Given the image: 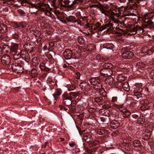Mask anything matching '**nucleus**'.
Returning a JSON list of instances; mask_svg holds the SVG:
<instances>
[{
    "mask_svg": "<svg viewBox=\"0 0 154 154\" xmlns=\"http://www.w3.org/2000/svg\"><path fill=\"white\" fill-rule=\"evenodd\" d=\"M130 48L129 46L122 48V55L123 58L130 59L133 56L132 52L130 51Z\"/></svg>",
    "mask_w": 154,
    "mask_h": 154,
    "instance_id": "nucleus-1",
    "label": "nucleus"
},
{
    "mask_svg": "<svg viewBox=\"0 0 154 154\" xmlns=\"http://www.w3.org/2000/svg\"><path fill=\"white\" fill-rule=\"evenodd\" d=\"M62 97L63 104L69 108L71 104L72 103V100L73 99L72 97L69 95L67 93H64L62 95Z\"/></svg>",
    "mask_w": 154,
    "mask_h": 154,
    "instance_id": "nucleus-2",
    "label": "nucleus"
},
{
    "mask_svg": "<svg viewBox=\"0 0 154 154\" xmlns=\"http://www.w3.org/2000/svg\"><path fill=\"white\" fill-rule=\"evenodd\" d=\"M102 66L103 67L106 68V77L110 76L112 73V69L113 66L110 63H105Z\"/></svg>",
    "mask_w": 154,
    "mask_h": 154,
    "instance_id": "nucleus-3",
    "label": "nucleus"
},
{
    "mask_svg": "<svg viewBox=\"0 0 154 154\" xmlns=\"http://www.w3.org/2000/svg\"><path fill=\"white\" fill-rule=\"evenodd\" d=\"M106 28H107L106 31V33H110L114 29L113 24L111 23H109L105 25H103L101 26L100 31H102Z\"/></svg>",
    "mask_w": 154,
    "mask_h": 154,
    "instance_id": "nucleus-4",
    "label": "nucleus"
},
{
    "mask_svg": "<svg viewBox=\"0 0 154 154\" xmlns=\"http://www.w3.org/2000/svg\"><path fill=\"white\" fill-rule=\"evenodd\" d=\"M11 24L14 27L18 29H23L26 25V23L24 22H13Z\"/></svg>",
    "mask_w": 154,
    "mask_h": 154,
    "instance_id": "nucleus-5",
    "label": "nucleus"
},
{
    "mask_svg": "<svg viewBox=\"0 0 154 154\" xmlns=\"http://www.w3.org/2000/svg\"><path fill=\"white\" fill-rule=\"evenodd\" d=\"M72 54V51L69 49H66L63 53L64 57L66 59H71Z\"/></svg>",
    "mask_w": 154,
    "mask_h": 154,
    "instance_id": "nucleus-6",
    "label": "nucleus"
},
{
    "mask_svg": "<svg viewBox=\"0 0 154 154\" xmlns=\"http://www.w3.org/2000/svg\"><path fill=\"white\" fill-rule=\"evenodd\" d=\"M11 61V58L8 55H6L2 57V62L3 64L9 65Z\"/></svg>",
    "mask_w": 154,
    "mask_h": 154,
    "instance_id": "nucleus-7",
    "label": "nucleus"
},
{
    "mask_svg": "<svg viewBox=\"0 0 154 154\" xmlns=\"http://www.w3.org/2000/svg\"><path fill=\"white\" fill-rule=\"evenodd\" d=\"M12 69L14 71L21 70L23 69L22 65L19 63H13L11 65Z\"/></svg>",
    "mask_w": 154,
    "mask_h": 154,
    "instance_id": "nucleus-8",
    "label": "nucleus"
},
{
    "mask_svg": "<svg viewBox=\"0 0 154 154\" xmlns=\"http://www.w3.org/2000/svg\"><path fill=\"white\" fill-rule=\"evenodd\" d=\"M39 6H37L36 9L39 8L43 11H46L47 9L49 8V5L47 4H46L43 3H38Z\"/></svg>",
    "mask_w": 154,
    "mask_h": 154,
    "instance_id": "nucleus-9",
    "label": "nucleus"
},
{
    "mask_svg": "<svg viewBox=\"0 0 154 154\" xmlns=\"http://www.w3.org/2000/svg\"><path fill=\"white\" fill-rule=\"evenodd\" d=\"M21 5L24 6H29V8L31 7L34 8H37V6L35 4H33L31 2H27L23 1L21 2Z\"/></svg>",
    "mask_w": 154,
    "mask_h": 154,
    "instance_id": "nucleus-10",
    "label": "nucleus"
},
{
    "mask_svg": "<svg viewBox=\"0 0 154 154\" xmlns=\"http://www.w3.org/2000/svg\"><path fill=\"white\" fill-rule=\"evenodd\" d=\"M65 19L67 20V23H75L77 22L78 23L76 17L70 15L68 17H67V18H66Z\"/></svg>",
    "mask_w": 154,
    "mask_h": 154,
    "instance_id": "nucleus-11",
    "label": "nucleus"
},
{
    "mask_svg": "<svg viewBox=\"0 0 154 154\" xmlns=\"http://www.w3.org/2000/svg\"><path fill=\"white\" fill-rule=\"evenodd\" d=\"M100 79L99 77H93L90 79V82L91 85H95L98 83L99 84Z\"/></svg>",
    "mask_w": 154,
    "mask_h": 154,
    "instance_id": "nucleus-12",
    "label": "nucleus"
},
{
    "mask_svg": "<svg viewBox=\"0 0 154 154\" xmlns=\"http://www.w3.org/2000/svg\"><path fill=\"white\" fill-rule=\"evenodd\" d=\"M8 30V28L3 24L2 23L0 25V32L2 33H5Z\"/></svg>",
    "mask_w": 154,
    "mask_h": 154,
    "instance_id": "nucleus-13",
    "label": "nucleus"
},
{
    "mask_svg": "<svg viewBox=\"0 0 154 154\" xmlns=\"http://www.w3.org/2000/svg\"><path fill=\"white\" fill-rule=\"evenodd\" d=\"M59 1L60 3L61 7L64 8L68 7V6L66 5L69 4L70 2V1L67 0H65L64 2L63 0H59Z\"/></svg>",
    "mask_w": 154,
    "mask_h": 154,
    "instance_id": "nucleus-14",
    "label": "nucleus"
},
{
    "mask_svg": "<svg viewBox=\"0 0 154 154\" xmlns=\"http://www.w3.org/2000/svg\"><path fill=\"white\" fill-rule=\"evenodd\" d=\"M18 46L17 44H14L11 47H10L9 49L12 52L16 53L17 51Z\"/></svg>",
    "mask_w": 154,
    "mask_h": 154,
    "instance_id": "nucleus-15",
    "label": "nucleus"
},
{
    "mask_svg": "<svg viewBox=\"0 0 154 154\" xmlns=\"http://www.w3.org/2000/svg\"><path fill=\"white\" fill-rule=\"evenodd\" d=\"M111 124V127L114 129H116L120 126L119 122L116 120L113 121Z\"/></svg>",
    "mask_w": 154,
    "mask_h": 154,
    "instance_id": "nucleus-16",
    "label": "nucleus"
},
{
    "mask_svg": "<svg viewBox=\"0 0 154 154\" xmlns=\"http://www.w3.org/2000/svg\"><path fill=\"white\" fill-rule=\"evenodd\" d=\"M113 106L116 108L119 109L120 111L123 113L126 110L125 109V108L122 106L118 105L115 104H114Z\"/></svg>",
    "mask_w": 154,
    "mask_h": 154,
    "instance_id": "nucleus-17",
    "label": "nucleus"
},
{
    "mask_svg": "<svg viewBox=\"0 0 154 154\" xmlns=\"http://www.w3.org/2000/svg\"><path fill=\"white\" fill-rule=\"evenodd\" d=\"M38 75L37 71L34 68H33L31 72V76L33 78L37 77Z\"/></svg>",
    "mask_w": 154,
    "mask_h": 154,
    "instance_id": "nucleus-18",
    "label": "nucleus"
},
{
    "mask_svg": "<svg viewBox=\"0 0 154 154\" xmlns=\"http://www.w3.org/2000/svg\"><path fill=\"white\" fill-rule=\"evenodd\" d=\"M104 47L107 49H112L114 47V45L112 43H105L103 45Z\"/></svg>",
    "mask_w": 154,
    "mask_h": 154,
    "instance_id": "nucleus-19",
    "label": "nucleus"
},
{
    "mask_svg": "<svg viewBox=\"0 0 154 154\" xmlns=\"http://www.w3.org/2000/svg\"><path fill=\"white\" fill-rule=\"evenodd\" d=\"M113 78L111 77L107 78L105 80V82L109 84V85H112L113 83Z\"/></svg>",
    "mask_w": 154,
    "mask_h": 154,
    "instance_id": "nucleus-20",
    "label": "nucleus"
},
{
    "mask_svg": "<svg viewBox=\"0 0 154 154\" xmlns=\"http://www.w3.org/2000/svg\"><path fill=\"white\" fill-rule=\"evenodd\" d=\"M131 114L130 112L128 110H126L123 113V116L125 118H129L130 117V115Z\"/></svg>",
    "mask_w": 154,
    "mask_h": 154,
    "instance_id": "nucleus-21",
    "label": "nucleus"
},
{
    "mask_svg": "<svg viewBox=\"0 0 154 154\" xmlns=\"http://www.w3.org/2000/svg\"><path fill=\"white\" fill-rule=\"evenodd\" d=\"M141 143L138 140H134L133 142V145L135 147H139L140 146Z\"/></svg>",
    "mask_w": 154,
    "mask_h": 154,
    "instance_id": "nucleus-22",
    "label": "nucleus"
},
{
    "mask_svg": "<svg viewBox=\"0 0 154 154\" xmlns=\"http://www.w3.org/2000/svg\"><path fill=\"white\" fill-rule=\"evenodd\" d=\"M66 18H67V17L63 16H62L59 17L58 19L62 23L66 24L67 23V22L66 21L67 20L65 19Z\"/></svg>",
    "mask_w": 154,
    "mask_h": 154,
    "instance_id": "nucleus-23",
    "label": "nucleus"
},
{
    "mask_svg": "<svg viewBox=\"0 0 154 154\" xmlns=\"http://www.w3.org/2000/svg\"><path fill=\"white\" fill-rule=\"evenodd\" d=\"M61 91L60 90H57V91L53 94V96L55 99H56V98L57 97L60 95L61 94Z\"/></svg>",
    "mask_w": 154,
    "mask_h": 154,
    "instance_id": "nucleus-24",
    "label": "nucleus"
},
{
    "mask_svg": "<svg viewBox=\"0 0 154 154\" xmlns=\"http://www.w3.org/2000/svg\"><path fill=\"white\" fill-rule=\"evenodd\" d=\"M51 2L54 7H57L60 5V3L59 2V0H58V1H57V0H52Z\"/></svg>",
    "mask_w": 154,
    "mask_h": 154,
    "instance_id": "nucleus-25",
    "label": "nucleus"
},
{
    "mask_svg": "<svg viewBox=\"0 0 154 154\" xmlns=\"http://www.w3.org/2000/svg\"><path fill=\"white\" fill-rule=\"evenodd\" d=\"M101 25L99 22H97L95 25L94 26V29L96 31H100Z\"/></svg>",
    "mask_w": 154,
    "mask_h": 154,
    "instance_id": "nucleus-26",
    "label": "nucleus"
},
{
    "mask_svg": "<svg viewBox=\"0 0 154 154\" xmlns=\"http://www.w3.org/2000/svg\"><path fill=\"white\" fill-rule=\"evenodd\" d=\"M103 68L100 70V73L102 76L106 77V68L103 67Z\"/></svg>",
    "mask_w": 154,
    "mask_h": 154,
    "instance_id": "nucleus-27",
    "label": "nucleus"
},
{
    "mask_svg": "<svg viewBox=\"0 0 154 154\" xmlns=\"http://www.w3.org/2000/svg\"><path fill=\"white\" fill-rule=\"evenodd\" d=\"M78 40L79 42L81 44H83L85 42L84 39L82 36H80L78 38Z\"/></svg>",
    "mask_w": 154,
    "mask_h": 154,
    "instance_id": "nucleus-28",
    "label": "nucleus"
},
{
    "mask_svg": "<svg viewBox=\"0 0 154 154\" xmlns=\"http://www.w3.org/2000/svg\"><path fill=\"white\" fill-rule=\"evenodd\" d=\"M77 3L76 2L74 1L72 3L71 5H68V8L70 9H73L75 7V5Z\"/></svg>",
    "mask_w": 154,
    "mask_h": 154,
    "instance_id": "nucleus-29",
    "label": "nucleus"
},
{
    "mask_svg": "<svg viewBox=\"0 0 154 154\" xmlns=\"http://www.w3.org/2000/svg\"><path fill=\"white\" fill-rule=\"evenodd\" d=\"M69 95L71 96L72 97V96L75 97H77L79 96V93L77 92H70L69 94H68Z\"/></svg>",
    "mask_w": 154,
    "mask_h": 154,
    "instance_id": "nucleus-30",
    "label": "nucleus"
},
{
    "mask_svg": "<svg viewBox=\"0 0 154 154\" xmlns=\"http://www.w3.org/2000/svg\"><path fill=\"white\" fill-rule=\"evenodd\" d=\"M10 34H11V36L12 38L18 39L19 38V35L17 33L15 32L14 33H10Z\"/></svg>",
    "mask_w": 154,
    "mask_h": 154,
    "instance_id": "nucleus-31",
    "label": "nucleus"
},
{
    "mask_svg": "<svg viewBox=\"0 0 154 154\" xmlns=\"http://www.w3.org/2000/svg\"><path fill=\"white\" fill-rule=\"evenodd\" d=\"M72 103L69 106V109H71L73 107H74L76 105V102L75 100H72Z\"/></svg>",
    "mask_w": 154,
    "mask_h": 154,
    "instance_id": "nucleus-32",
    "label": "nucleus"
},
{
    "mask_svg": "<svg viewBox=\"0 0 154 154\" xmlns=\"http://www.w3.org/2000/svg\"><path fill=\"white\" fill-rule=\"evenodd\" d=\"M103 98L101 97H97L94 98V101L97 103L100 102H102L101 101Z\"/></svg>",
    "mask_w": 154,
    "mask_h": 154,
    "instance_id": "nucleus-33",
    "label": "nucleus"
},
{
    "mask_svg": "<svg viewBox=\"0 0 154 154\" xmlns=\"http://www.w3.org/2000/svg\"><path fill=\"white\" fill-rule=\"evenodd\" d=\"M17 11L21 16H23L26 14V13L23 10L21 9L17 10Z\"/></svg>",
    "mask_w": 154,
    "mask_h": 154,
    "instance_id": "nucleus-34",
    "label": "nucleus"
},
{
    "mask_svg": "<svg viewBox=\"0 0 154 154\" xmlns=\"http://www.w3.org/2000/svg\"><path fill=\"white\" fill-rule=\"evenodd\" d=\"M86 85V83H84V82L80 84V86L82 89H83V87H84L85 90H86L85 88H86V87H87V86Z\"/></svg>",
    "mask_w": 154,
    "mask_h": 154,
    "instance_id": "nucleus-35",
    "label": "nucleus"
},
{
    "mask_svg": "<svg viewBox=\"0 0 154 154\" xmlns=\"http://www.w3.org/2000/svg\"><path fill=\"white\" fill-rule=\"evenodd\" d=\"M59 107L61 110H63L65 111H67L68 112H69L67 111L68 110L69 111V110H68V109L66 107L62 105H60Z\"/></svg>",
    "mask_w": 154,
    "mask_h": 154,
    "instance_id": "nucleus-36",
    "label": "nucleus"
},
{
    "mask_svg": "<svg viewBox=\"0 0 154 154\" xmlns=\"http://www.w3.org/2000/svg\"><path fill=\"white\" fill-rule=\"evenodd\" d=\"M87 152L89 154H92L93 152L95 151V149H89L87 148L86 149Z\"/></svg>",
    "mask_w": 154,
    "mask_h": 154,
    "instance_id": "nucleus-37",
    "label": "nucleus"
},
{
    "mask_svg": "<svg viewBox=\"0 0 154 154\" xmlns=\"http://www.w3.org/2000/svg\"><path fill=\"white\" fill-rule=\"evenodd\" d=\"M75 88V85H73L72 86H70L68 89L69 91H71L74 90Z\"/></svg>",
    "mask_w": 154,
    "mask_h": 154,
    "instance_id": "nucleus-38",
    "label": "nucleus"
},
{
    "mask_svg": "<svg viewBox=\"0 0 154 154\" xmlns=\"http://www.w3.org/2000/svg\"><path fill=\"white\" fill-rule=\"evenodd\" d=\"M135 95L137 97V99H139L141 97L142 95L140 92H138L135 94Z\"/></svg>",
    "mask_w": 154,
    "mask_h": 154,
    "instance_id": "nucleus-39",
    "label": "nucleus"
},
{
    "mask_svg": "<svg viewBox=\"0 0 154 154\" xmlns=\"http://www.w3.org/2000/svg\"><path fill=\"white\" fill-rule=\"evenodd\" d=\"M77 127V128L79 131V134H80V135L81 136H82V134L84 135V134L83 133V132H82V131H81V129L78 126H76Z\"/></svg>",
    "mask_w": 154,
    "mask_h": 154,
    "instance_id": "nucleus-40",
    "label": "nucleus"
},
{
    "mask_svg": "<svg viewBox=\"0 0 154 154\" xmlns=\"http://www.w3.org/2000/svg\"><path fill=\"white\" fill-rule=\"evenodd\" d=\"M10 47L7 45H4L2 46V49H7L8 50L9 49Z\"/></svg>",
    "mask_w": 154,
    "mask_h": 154,
    "instance_id": "nucleus-41",
    "label": "nucleus"
},
{
    "mask_svg": "<svg viewBox=\"0 0 154 154\" xmlns=\"http://www.w3.org/2000/svg\"><path fill=\"white\" fill-rule=\"evenodd\" d=\"M138 26H136V27H134L132 29V32H133L136 33V32H138Z\"/></svg>",
    "mask_w": 154,
    "mask_h": 154,
    "instance_id": "nucleus-42",
    "label": "nucleus"
},
{
    "mask_svg": "<svg viewBox=\"0 0 154 154\" xmlns=\"http://www.w3.org/2000/svg\"><path fill=\"white\" fill-rule=\"evenodd\" d=\"M154 52V46H153L151 48L149 49V50L148 51L149 53H150V54H151L150 53L152 54Z\"/></svg>",
    "mask_w": 154,
    "mask_h": 154,
    "instance_id": "nucleus-43",
    "label": "nucleus"
},
{
    "mask_svg": "<svg viewBox=\"0 0 154 154\" xmlns=\"http://www.w3.org/2000/svg\"><path fill=\"white\" fill-rule=\"evenodd\" d=\"M138 32H140V33H143V31L142 28L140 27L139 26L138 28Z\"/></svg>",
    "mask_w": 154,
    "mask_h": 154,
    "instance_id": "nucleus-44",
    "label": "nucleus"
},
{
    "mask_svg": "<svg viewBox=\"0 0 154 154\" xmlns=\"http://www.w3.org/2000/svg\"><path fill=\"white\" fill-rule=\"evenodd\" d=\"M131 116L133 118L135 119H137L139 117L138 115L135 114H132Z\"/></svg>",
    "mask_w": 154,
    "mask_h": 154,
    "instance_id": "nucleus-45",
    "label": "nucleus"
},
{
    "mask_svg": "<svg viewBox=\"0 0 154 154\" xmlns=\"http://www.w3.org/2000/svg\"><path fill=\"white\" fill-rule=\"evenodd\" d=\"M101 13L104 14L105 15H107V12L106 11L103 10L101 11Z\"/></svg>",
    "mask_w": 154,
    "mask_h": 154,
    "instance_id": "nucleus-46",
    "label": "nucleus"
},
{
    "mask_svg": "<svg viewBox=\"0 0 154 154\" xmlns=\"http://www.w3.org/2000/svg\"><path fill=\"white\" fill-rule=\"evenodd\" d=\"M104 108H109L111 107V106L109 104H105L103 105Z\"/></svg>",
    "mask_w": 154,
    "mask_h": 154,
    "instance_id": "nucleus-47",
    "label": "nucleus"
},
{
    "mask_svg": "<svg viewBox=\"0 0 154 154\" xmlns=\"http://www.w3.org/2000/svg\"><path fill=\"white\" fill-rule=\"evenodd\" d=\"M117 98L116 97H113L112 98V101L113 102H115L117 100Z\"/></svg>",
    "mask_w": 154,
    "mask_h": 154,
    "instance_id": "nucleus-48",
    "label": "nucleus"
},
{
    "mask_svg": "<svg viewBox=\"0 0 154 154\" xmlns=\"http://www.w3.org/2000/svg\"><path fill=\"white\" fill-rule=\"evenodd\" d=\"M116 34H117L118 35H119L120 37H121L123 35V34L122 33H121L118 32H116Z\"/></svg>",
    "mask_w": 154,
    "mask_h": 154,
    "instance_id": "nucleus-49",
    "label": "nucleus"
},
{
    "mask_svg": "<svg viewBox=\"0 0 154 154\" xmlns=\"http://www.w3.org/2000/svg\"><path fill=\"white\" fill-rule=\"evenodd\" d=\"M84 140H85V141L86 142H87L88 143H89L90 142H91V139H88V138H85V137L84 138Z\"/></svg>",
    "mask_w": 154,
    "mask_h": 154,
    "instance_id": "nucleus-50",
    "label": "nucleus"
},
{
    "mask_svg": "<svg viewBox=\"0 0 154 154\" xmlns=\"http://www.w3.org/2000/svg\"><path fill=\"white\" fill-rule=\"evenodd\" d=\"M49 70V69L45 66L43 71L47 72H48Z\"/></svg>",
    "mask_w": 154,
    "mask_h": 154,
    "instance_id": "nucleus-51",
    "label": "nucleus"
},
{
    "mask_svg": "<svg viewBox=\"0 0 154 154\" xmlns=\"http://www.w3.org/2000/svg\"><path fill=\"white\" fill-rule=\"evenodd\" d=\"M115 23H117L118 24H123V23H122V22L120 21V20H115Z\"/></svg>",
    "mask_w": 154,
    "mask_h": 154,
    "instance_id": "nucleus-52",
    "label": "nucleus"
},
{
    "mask_svg": "<svg viewBox=\"0 0 154 154\" xmlns=\"http://www.w3.org/2000/svg\"><path fill=\"white\" fill-rule=\"evenodd\" d=\"M90 144L93 146H96L97 145V143H96V141H93L91 142Z\"/></svg>",
    "mask_w": 154,
    "mask_h": 154,
    "instance_id": "nucleus-53",
    "label": "nucleus"
},
{
    "mask_svg": "<svg viewBox=\"0 0 154 154\" xmlns=\"http://www.w3.org/2000/svg\"><path fill=\"white\" fill-rule=\"evenodd\" d=\"M80 74L79 72H77L76 73L77 78V79H79L80 77Z\"/></svg>",
    "mask_w": 154,
    "mask_h": 154,
    "instance_id": "nucleus-54",
    "label": "nucleus"
},
{
    "mask_svg": "<svg viewBox=\"0 0 154 154\" xmlns=\"http://www.w3.org/2000/svg\"><path fill=\"white\" fill-rule=\"evenodd\" d=\"M100 60H102V61H104L106 60V59H105V58L101 57H100Z\"/></svg>",
    "mask_w": 154,
    "mask_h": 154,
    "instance_id": "nucleus-55",
    "label": "nucleus"
},
{
    "mask_svg": "<svg viewBox=\"0 0 154 154\" xmlns=\"http://www.w3.org/2000/svg\"><path fill=\"white\" fill-rule=\"evenodd\" d=\"M45 66H42V65H40L39 66V67H40V69L42 70L43 71V69H44V67H45Z\"/></svg>",
    "mask_w": 154,
    "mask_h": 154,
    "instance_id": "nucleus-56",
    "label": "nucleus"
},
{
    "mask_svg": "<svg viewBox=\"0 0 154 154\" xmlns=\"http://www.w3.org/2000/svg\"><path fill=\"white\" fill-rule=\"evenodd\" d=\"M69 146L71 147H73L75 145V144L73 143H69Z\"/></svg>",
    "mask_w": 154,
    "mask_h": 154,
    "instance_id": "nucleus-57",
    "label": "nucleus"
},
{
    "mask_svg": "<svg viewBox=\"0 0 154 154\" xmlns=\"http://www.w3.org/2000/svg\"><path fill=\"white\" fill-rule=\"evenodd\" d=\"M83 136H84V137L83 139L84 140V137H85V138L87 137V138H88V137H89V135L88 136L87 135L85 134H84Z\"/></svg>",
    "mask_w": 154,
    "mask_h": 154,
    "instance_id": "nucleus-58",
    "label": "nucleus"
},
{
    "mask_svg": "<svg viewBox=\"0 0 154 154\" xmlns=\"http://www.w3.org/2000/svg\"><path fill=\"white\" fill-rule=\"evenodd\" d=\"M43 49L44 51L46 50L47 49V46H45L43 48Z\"/></svg>",
    "mask_w": 154,
    "mask_h": 154,
    "instance_id": "nucleus-59",
    "label": "nucleus"
},
{
    "mask_svg": "<svg viewBox=\"0 0 154 154\" xmlns=\"http://www.w3.org/2000/svg\"><path fill=\"white\" fill-rule=\"evenodd\" d=\"M47 80L49 82H51L52 81L50 77H49L48 78V79H47Z\"/></svg>",
    "mask_w": 154,
    "mask_h": 154,
    "instance_id": "nucleus-60",
    "label": "nucleus"
},
{
    "mask_svg": "<svg viewBox=\"0 0 154 154\" xmlns=\"http://www.w3.org/2000/svg\"><path fill=\"white\" fill-rule=\"evenodd\" d=\"M48 58L51 59H52L53 58V57L52 55H49V56L48 57Z\"/></svg>",
    "mask_w": 154,
    "mask_h": 154,
    "instance_id": "nucleus-61",
    "label": "nucleus"
},
{
    "mask_svg": "<svg viewBox=\"0 0 154 154\" xmlns=\"http://www.w3.org/2000/svg\"><path fill=\"white\" fill-rule=\"evenodd\" d=\"M91 137H92V136L91 135H89V137H88V139H91V140L92 139V138H91Z\"/></svg>",
    "mask_w": 154,
    "mask_h": 154,
    "instance_id": "nucleus-62",
    "label": "nucleus"
},
{
    "mask_svg": "<svg viewBox=\"0 0 154 154\" xmlns=\"http://www.w3.org/2000/svg\"><path fill=\"white\" fill-rule=\"evenodd\" d=\"M0 53L2 54V48L1 46H0Z\"/></svg>",
    "mask_w": 154,
    "mask_h": 154,
    "instance_id": "nucleus-63",
    "label": "nucleus"
},
{
    "mask_svg": "<svg viewBox=\"0 0 154 154\" xmlns=\"http://www.w3.org/2000/svg\"><path fill=\"white\" fill-rule=\"evenodd\" d=\"M120 2L121 3L124 2H125V0H119Z\"/></svg>",
    "mask_w": 154,
    "mask_h": 154,
    "instance_id": "nucleus-64",
    "label": "nucleus"
}]
</instances>
